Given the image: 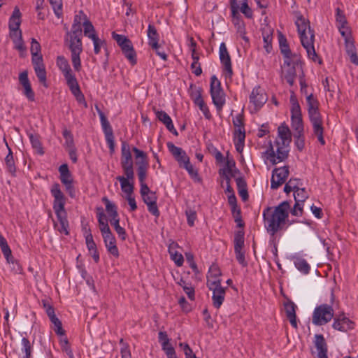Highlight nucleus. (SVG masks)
<instances>
[{"label":"nucleus","instance_id":"603ef678","mask_svg":"<svg viewBox=\"0 0 358 358\" xmlns=\"http://www.w3.org/2000/svg\"><path fill=\"white\" fill-rule=\"evenodd\" d=\"M34 69L39 81L45 83L46 81V71L44 64L35 66Z\"/></svg>","mask_w":358,"mask_h":358},{"label":"nucleus","instance_id":"f3484780","mask_svg":"<svg viewBox=\"0 0 358 358\" xmlns=\"http://www.w3.org/2000/svg\"><path fill=\"white\" fill-rule=\"evenodd\" d=\"M133 151L135 153V157L136 159L141 158L140 161H138L136 162L138 165V177L140 183H143L145 182L146 177H147V171L148 168V162L147 160V155L146 154L138 149L137 148L134 147L133 148Z\"/></svg>","mask_w":358,"mask_h":358},{"label":"nucleus","instance_id":"864d4df0","mask_svg":"<svg viewBox=\"0 0 358 358\" xmlns=\"http://www.w3.org/2000/svg\"><path fill=\"white\" fill-rule=\"evenodd\" d=\"M55 15L60 18L62 16V0H49Z\"/></svg>","mask_w":358,"mask_h":358},{"label":"nucleus","instance_id":"c03bdc74","mask_svg":"<svg viewBox=\"0 0 358 358\" xmlns=\"http://www.w3.org/2000/svg\"><path fill=\"white\" fill-rule=\"evenodd\" d=\"M110 223L114 227L120 239L122 241L126 240L127 233L125 229L120 225L119 217L114 219H110Z\"/></svg>","mask_w":358,"mask_h":358},{"label":"nucleus","instance_id":"20e7f679","mask_svg":"<svg viewBox=\"0 0 358 358\" xmlns=\"http://www.w3.org/2000/svg\"><path fill=\"white\" fill-rule=\"evenodd\" d=\"M50 193L54 198L52 208L56 214L59 224H55V227L61 233L68 235L69 222L65 210L66 197L62 192L59 184L55 182L50 188Z\"/></svg>","mask_w":358,"mask_h":358},{"label":"nucleus","instance_id":"6ab92c4d","mask_svg":"<svg viewBox=\"0 0 358 358\" xmlns=\"http://www.w3.org/2000/svg\"><path fill=\"white\" fill-rule=\"evenodd\" d=\"M219 55L220 62L223 65V71L224 73L225 78H230L233 73L231 58L227 50L226 44L224 42H222L220 45Z\"/></svg>","mask_w":358,"mask_h":358},{"label":"nucleus","instance_id":"393cba45","mask_svg":"<svg viewBox=\"0 0 358 358\" xmlns=\"http://www.w3.org/2000/svg\"><path fill=\"white\" fill-rule=\"evenodd\" d=\"M221 275V271L219 267L213 264L209 268V271L207 275V287H213L221 285V280L220 278Z\"/></svg>","mask_w":358,"mask_h":358},{"label":"nucleus","instance_id":"1a4fd4ad","mask_svg":"<svg viewBox=\"0 0 358 358\" xmlns=\"http://www.w3.org/2000/svg\"><path fill=\"white\" fill-rule=\"evenodd\" d=\"M224 166L220 169L219 174L222 178H234L236 182L238 194L243 201H246V183L241 173L235 168V162L227 157Z\"/></svg>","mask_w":358,"mask_h":358},{"label":"nucleus","instance_id":"f257e3e1","mask_svg":"<svg viewBox=\"0 0 358 358\" xmlns=\"http://www.w3.org/2000/svg\"><path fill=\"white\" fill-rule=\"evenodd\" d=\"M290 203L287 201L281 202L275 207H267L263 211L264 224L266 230L273 241L275 234L282 231L289 215Z\"/></svg>","mask_w":358,"mask_h":358},{"label":"nucleus","instance_id":"a878e982","mask_svg":"<svg viewBox=\"0 0 358 358\" xmlns=\"http://www.w3.org/2000/svg\"><path fill=\"white\" fill-rule=\"evenodd\" d=\"M21 13L20 9L17 7H15L13 11V14L9 19V29H10V35H16L17 34L19 35L20 33H22L20 29V25L21 23Z\"/></svg>","mask_w":358,"mask_h":358},{"label":"nucleus","instance_id":"8fccbe9b","mask_svg":"<svg viewBox=\"0 0 358 358\" xmlns=\"http://www.w3.org/2000/svg\"><path fill=\"white\" fill-rule=\"evenodd\" d=\"M294 196L295 201L303 202L308 198V194L305 188H299L294 192Z\"/></svg>","mask_w":358,"mask_h":358},{"label":"nucleus","instance_id":"79ce46f5","mask_svg":"<svg viewBox=\"0 0 358 358\" xmlns=\"http://www.w3.org/2000/svg\"><path fill=\"white\" fill-rule=\"evenodd\" d=\"M116 179L120 182L121 189L126 195L133 194L134 185L132 183H130V180H128L124 176H117Z\"/></svg>","mask_w":358,"mask_h":358},{"label":"nucleus","instance_id":"4d7b16f0","mask_svg":"<svg viewBox=\"0 0 358 358\" xmlns=\"http://www.w3.org/2000/svg\"><path fill=\"white\" fill-rule=\"evenodd\" d=\"M189 48L191 51L192 55V60H199V54L196 52V43L192 37L189 38Z\"/></svg>","mask_w":358,"mask_h":358},{"label":"nucleus","instance_id":"b1692460","mask_svg":"<svg viewBox=\"0 0 358 358\" xmlns=\"http://www.w3.org/2000/svg\"><path fill=\"white\" fill-rule=\"evenodd\" d=\"M19 83L23 87V94L30 101L35 100V93L31 88L27 71H22L19 75Z\"/></svg>","mask_w":358,"mask_h":358},{"label":"nucleus","instance_id":"f704fd0d","mask_svg":"<svg viewBox=\"0 0 358 358\" xmlns=\"http://www.w3.org/2000/svg\"><path fill=\"white\" fill-rule=\"evenodd\" d=\"M147 35L148 38V45L152 49L157 48L159 41V35L157 33V29L153 24H149Z\"/></svg>","mask_w":358,"mask_h":358},{"label":"nucleus","instance_id":"bf43d9fd","mask_svg":"<svg viewBox=\"0 0 358 358\" xmlns=\"http://www.w3.org/2000/svg\"><path fill=\"white\" fill-rule=\"evenodd\" d=\"M195 105L199 106L200 110L203 113V114L204 115L205 117L207 120H210L211 118V114L210 113L208 107L207 106L203 100L196 103Z\"/></svg>","mask_w":358,"mask_h":358},{"label":"nucleus","instance_id":"6e6552de","mask_svg":"<svg viewBox=\"0 0 358 358\" xmlns=\"http://www.w3.org/2000/svg\"><path fill=\"white\" fill-rule=\"evenodd\" d=\"M97 219L99 225V229L101 233L105 246L108 252L115 257H119V250L116 245V239L115 236L108 226L107 217L103 213L101 207L96 208Z\"/></svg>","mask_w":358,"mask_h":358},{"label":"nucleus","instance_id":"58836bf2","mask_svg":"<svg viewBox=\"0 0 358 358\" xmlns=\"http://www.w3.org/2000/svg\"><path fill=\"white\" fill-rule=\"evenodd\" d=\"M2 251V253L3 254L6 262L8 264H11L13 265V269L15 271L16 273H19L21 271L22 268L18 264V262L15 259V258L12 255V251L8 245L5 248H3L1 249Z\"/></svg>","mask_w":358,"mask_h":358},{"label":"nucleus","instance_id":"680f3d73","mask_svg":"<svg viewBox=\"0 0 358 358\" xmlns=\"http://www.w3.org/2000/svg\"><path fill=\"white\" fill-rule=\"evenodd\" d=\"M94 44V52L96 55L100 53L101 48L106 45L105 41L100 39L98 36L92 40Z\"/></svg>","mask_w":358,"mask_h":358},{"label":"nucleus","instance_id":"9d476101","mask_svg":"<svg viewBox=\"0 0 358 358\" xmlns=\"http://www.w3.org/2000/svg\"><path fill=\"white\" fill-rule=\"evenodd\" d=\"M232 22L239 36L246 41V32L244 21L240 12L246 15V0H230Z\"/></svg>","mask_w":358,"mask_h":358},{"label":"nucleus","instance_id":"ea45409f","mask_svg":"<svg viewBox=\"0 0 358 358\" xmlns=\"http://www.w3.org/2000/svg\"><path fill=\"white\" fill-rule=\"evenodd\" d=\"M101 201L106 206V210L110 219H114L119 217L117 208L114 203L111 202L106 196H103Z\"/></svg>","mask_w":358,"mask_h":358},{"label":"nucleus","instance_id":"a19ab883","mask_svg":"<svg viewBox=\"0 0 358 358\" xmlns=\"http://www.w3.org/2000/svg\"><path fill=\"white\" fill-rule=\"evenodd\" d=\"M284 56V63L283 67H289V66H301L300 63V57L296 54L283 55Z\"/></svg>","mask_w":358,"mask_h":358},{"label":"nucleus","instance_id":"a211bd4d","mask_svg":"<svg viewBox=\"0 0 358 358\" xmlns=\"http://www.w3.org/2000/svg\"><path fill=\"white\" fill-rule=\"evenodd\" d=\"M61 182L65 186L66 192L71 197L75 196L74 187L73 185V179L66 164H63L59 167Z\"/></svg>","mask_w":358,"mask_h":358},{"label":"nucleus","instance_id":"39448f33","mask_svg":"<svg viewBox=\"0 0 358 358\" xmlns=\"http://www.w3.org/2000/svg\"><path fill=\"white\" fill-rule=\"evenodd\" d=\"M231 214L234 219V222L236 223L238 230L234 232V249L235 257L237 262L243 266L246 265L245 262V231L244 226L245 222L241 217V210L239 207H235L231 208Z\"/></svg>","mask_w":358,"mask_h":358},{"label":"nucleus","instance_id":"a18cd8bd","mask_svg":"<svg viewBox=\"0 0 358 358\" xmlns=\"http://www.w3.org/2000/svg\"><path fill=\"white\" fill-rule=\"evenodd\" d=\"M84 35L91 40L97 37L95 29L92 22L88 20L83 22Z\"/></svg>","mask_w":358,"mask_h":358},{"label":"nucleus","instance_id":"c9c22d12","mask_svg":"<svg viewBox=\"0 0 358 358\" xmlns=\"http://www.w3.org/2000/svg\"><path fill=\"white\" fill-rule=\"evenodd\" d=\"M88 20L85 13L83 10H80L78 13L74 16L70 31L82 32V24L83 25V22Z\"/></svg>","mask_w":358,"mask_h":358},{"label":"nucleus","instance_id":"37998d69","mask_svg":"<svg viewBox=\"0 0 358 358\" xmlns=\"http://www.w3.org/2000/svg\"><path fill=\"white\" fill-rule=\"evenodd\" d=\"M296 268L303 273L308 274L310 270V266L307 261L302 257H296L294 261Z\"/></svg>","mask_w":358,"mask_h":358},{"label":"nucleus","instance_id":"4c0bfd02","mask_svg":"<svg viewBox=\"0 0 358 358\" xmlns=\"http://www.w3.org/2000/svg\"><path fill=\"white\" fill-rule=\"evenodd\" d=\"M299 67V66H294L282 67V76L290 86H292L294 84L295 78L296 77V68Z\"/></svg>","mask_w":358,"mask_h":358},{"label":"nucleus","instance_id":"423d86ee","mask_svg":"<svg viewBox=\"0 0 358 358\" xmlns=\"http://www.w3.org/2000/svg\"><path fill=\"white\" fill-rule=\"evenodd\" d=\"M82 32L67 30L64 36V45L71 52V59L74 70L79 72L81 70L80 55L83 47L82 42Z\"/></svg>","mask_w":358,"mask_h":358},{"label":"nucleus","instance_id":"4468645a","mask_svg":"<svg viewBox=\"0 0 358 358\" xmlns=\"http://www.w3.org/2000/svg\"><path fill=\"white\" fill-rule=\"evenodd\" d=\"M95 108L100 117L101 124L105 135L106 143L109 147L110 152H113L115 150V141L112 127L104 113L97 105L95 106Z\"/></svg>","mask_w":358,"mask_h":358},{"label":"nucleus","instance_id":"69168bd1","mask_svg":"<svg viewBox=\"0 0 358 358\" xmlns=\"http://www.w3.org/2000/svg\"><path fill=\"white\" fill-rule=\"evenodd\" d=\"M182 168L185 169L192 178H196L199 177L197 171L194 169L190 161L187 162L186 164H182Z\"/></svg>","mask_w":358,"mask_h":358},{"label":"nucleus","instance_id":"052dcab7","mask_svg":"<svg viewBox=\"0 0 358 358\" xmlns=\"http://www.w3.org/2000/svg\"><path fill=\"white\" fill-rule=\"evenodd\" d=\"M303 202H297L295 201V204L294 205V207L291 209H289L292 215L294 216H301L303 214Z\"/></svg>","mask_w":358,"mask_h":358},{"label":"nucleus","instance_id":"bb28decb","mask_svg":"<svg viewBox=\"0 0 358 358\" xmlns=\"http://www.w3.org/2000/svg\"><path fill=\"white\" fill-rule=\"evenodd\" d=\"M208 289L213 291V303L216 308H219L222 304L224 296H225V288L220 286H216L213 287H208Z\"/></svg>","mask_w":358,"mask_h":358},{"label":"nucleus","instance_id":"2f4dec72","mask_svg":"<svg viewBox=\"0 0 358 358\" xmlns=\"http://www.w3.org/2000/svg\"><path fill=\"white\" fill-rule=\"evenodd\" d=\"M120 48L125 57L129 61V62L132 65L136 64L137 62L136 54L131 41L129 39L127 43L123 44Z\"/></svg>","mask_w":358,"mask_h":358},{"label":"nucleus","instance_id":"338daca9","mask_svg":"<svg viewBox=\"0 0 358 358\" xmlns=\"http://www.w3.org/2000/svg\"><path fill=\"white\" fill-rule=\"evenodd\" d=\"M180 346L182 348L186 358H197L187 343H180Z\"/></svg>","mask_w":358,"mask_h":358},{"label":"nucleus","instance_id":"13d9d810","mask_svg":"<svg viewBox=\"0 0 358 358\" xmlns=\"http://www.w3.org/2000/svg\"><path fill=\"white\" fill-rule=\"evenodd\" d=\"M125 178L128 179V180H134V164L131 165H124L121 166Z\"/></svg>","mask_w":358,"mask_h":358},{"label":"nucleus","instance_id":"4be33fe9","mask_svg":"<svg viewBox=\"0 0 358 358\" xmlns=\"http://www.w3.org/2000/svg\"><path fill=\"white\" fill-rule=\"evenodd\" d=\"M332 327L336 330L346 332L355 328V323L343 313L334 317Z\"/></svg>","mask_w":358,"mask_h":358},{"label":"nucleus","instance_id":"7ed1b4c3","mask_svg":"<svg viewBox=\"0 0 358 358\" xmlns=\"http://www.w3.org/2000/svg\"><path fill=\"white\" fill-rule=\"evenodd\" d=\"M294 23L300 37L301 45L305 48L308 58L314 62L322 64V60L316 53L314 42L315 32L311 29L310 22L299 12L294 13Z\"/></svg>","mask_w":358,"mask_h":358},{"label":"nucleus","instance_id":"0eeeda50","mask_svg":"<svg viewBox=\"0 0 358 358\" xmlns=\"http://www.w3.org/2000/svg\"><path fill=\"white\" fill-rule=\"evenodd\" d=\"M306 102L310 121L313 126L314 134L322 145H325L323 136L324 127L321 114L319 111V102L313 94H307Z\"/></svg>","mask_w":358,"mask_h":358},{"label":"nucleus","instance_id":"aec40b11","mask_svg":"<svg viewBox=\"0 0 358 358\" xmlns=\"http://www.w3.org/2000/svg\"><path fill=\"white\" fill-rule=\"evenodd\" d=\"M313 345L315 348V351L312 350L313 355L316 354V357L317 358H328V347L323 335L315 334L314 336Z\"/></svg>","mask_w":358,"mask_h":358},{"label":"nucleus","instance_id":"9b49d317","mask_svg":"<svg viewBox=\"0 0 358 358\" xmlns=\"http://www.w3.org/2000/svg\"><path fill=\"white\" fill-rule=\"evenodd\" d=\"M233 124L234 126V143L236 151L241 154V160L244 161L242 152L245 146V130L244 124L243 109L242 113L237 114L233 117Z\"/></svg>","mask_w":358,"mask_h":358},{"label":"nucleus","instance_id":"dca6fc26","mask_svg":"<svg viewBox=\"0 0 358 358\" xmlns=\"http://www.w3.org/2000/svg\"><path fill=\"white\" fill-rule=\"evenodd\" d=\"M289 174V166H284L279 168H275L272 171L271 179V188L277 189L284 184Z\"/></svg>","mask_w":358,"mask_h":358},{"label":"nucleus","instance_id":"c85d7f7f","mask_svg":"<svg viewBox=\"0 0 358 358\" xmlns=\"http://www.w3.org/2000/svg\"><path fill=\"white\" fill-rule=\"evenodd\" d=\"M285 310L286 313V316L289 320L291 325L296 329L297 328V322H296V306L294 302L291 301H288L284 303Z\"/></svg>","mask_w":358,"mask_h":358},{"label":"nucleus","instance_id":"3c124183","mask_svg":"<svg viewBox=\"0 0 358 358\" xmlns=\"http://www.w3.org/2000/svg\"><path fill=\"white\" fill-rule=\"evenodd\" d=\"M120 355L121 358H131V354L129 349V345L127 343H126L123 338H120Z\"/></svg>","mask_w":358,"mask_h":358},{"label":"nucleus","instance_id":"c756f323","mask_svg":"<svg viewBox=\"0 0 358 358\" xmlns=\"http://www.w3.org/2000/svg\"><path fill=\"white\" fill-rule=\"evenodd\" d=\"M46 313L49 317L51 322L55 325L54 330L58 335H64V330L62 329V324L61 321L56 317L55 314V310L52 306H48V308H46Z\"/></svg>","mask_w":358,"mask_h":358},{"label":"nucleus","instance_id":"0e129e2a","mask_svg":"<svg viewBox=\"0 0 358 358\" xmlns=\"http://www.w3.org/2000/svg\"><path fill=\"white\" fill-rule=\"evenodd\" d=\"M279 45L281 53L283 55H290L292 52L285 38H280Z\"/></svg>","mask_w":358,"mask_h":358},{"label":"nucleus","instance_id":"2eb2a0df","mask_svg":"<svg viewBox=\"0 0 358 358\" xmlns=\"http://www.w3.org/2000/svg\"><path fill=\"white\" fill-rule=\"evenodd\" d=\"M267 99V95L263 88L260 86L254 88L250 96V101L252 105L250 108V112L253 113L259 110L264 105Z\"/></svg>","mask_w":358,"mask_h":358},{"label":"nucleus","instance_id":"7c9ffc66","mask_svg":"<svg viewBox=\"0 0 358 358\" xmlns=\"http://www.w3.org/2000/svg\"><path fill=\"white\" fill-rule=\"evenodd\" d=\"M155 113H156V116L158 118V120L166 126V129L170 132H171L172 134H173L175 135H178V132L174 127V125L173 124L171 117L165 111L157 110V111H156Z\"/></svg>","mask_w":358,"mask_h":358},{"label":"nucleus","instance_id":"ddd939ff","mask_svg":"<svg viewBox=\"0 0 358 358\" xmlns=\"http://www.w3.org/2000/svg\"><path fill=\"white\" fill-rule=\"evenodd\" d=\"M210 95L217 110L218 111L222 110L225 103V96L221 88L220 82L215 76L210 78Z\"/></svg>","mask_w":358,"mask_h":358},{"label":"nucleus","instance_id":"f8f14e48","mask_svg":"<svg viewBox=\"0 0 358 358\" xmlns=\"http://www.w3.org/2000/svg\"><path fill=\"white\" fill-rule=\"evenodd\" d=\"M334 315V311L331 306L321 304L314 309L312 322L316 326H322L330 322Z\"/></svg>","mask_w":358,"mask_h":358},{"label":"nucleus","instance_id":"de8ad7c7","mask_svg":"<svg viewBox=\"0 0 358 358\" xmlns=\"http://www.w3.org/2000/svg\"><path fill=\"white\" fill-rule=\"evenodd\" d=\"M190 96L194 103L203 100V97H202V89L199 87H196L194 85H190Z\"/></svg>","mask_w":358,"mask_h":358},{"label":"nucleus","instance_id":"e433bc0d","mask_svg":"<svg viewBox=\"0 0 358 358\" xmlns=\"http://www.w3.org/2000/svg\"><path fill=\"white\" fill-rule=\"evenodd\" d=\"M4 141L6 143V145L8 150V153L5 157V164L6 166L7 171L10 173L13 176H15L16 173V167L15 164V161L13 155V152L10 147L8 145L6 139L4 138Z\"/></svg>","mask_w":358,"mask_h":358},{"label":"nucleus","instance_id":"09e8293b","mask_svg":"<svg viewBox=\"0 0 358 358\" xmlns=\"http://www.w3.org/2000/svg\"><path fill=\"white\" fill-rule=\"evenodd\" d=\"M292 127L296 131V134H301L303 132V125L301 116L291 117Z\"/></svg>","mask_w":358,"mask_h":358},{"label":"nucleus","instance_id":"f03ea898","mask_svg":"<svg viewBox=\"0 0 358 358\" xmlns=\"http://www.w3.org/2000/svg\"><path fill=\"white\" fill-rule=\"evenodd\" d=\"M291 131L285 123L280 124L278 128V138L275 141V147L271 142L269 147L265 151V158L272 165H275L285 161L289 155L287 147L291 143Z\"/></svg>","mask_w":358,"mask_h":358},{"label":"nucleus","instance_id":"72a5a7b5","mask_svg":"<svg viewBox=\"0 0 358 358\" xmlns=\"http://www.w3.org/2000/svg\"><path fill=\"white\" fill-rule=\"evenodd\" d=\"M131 164H134L129 145L126 141H122L121 145V166Z\"/></svg>","mask_w":358,"mask_h":358},{"label":"nucleus","instance_id":"5701e85b","mask_svg":"<svg viewBox=\"0 0 358 358\" xmlns=\"http://www.w3.org/2000/svg\"><path fill=\"white\" fill-rule=\"evenodd\" d=\"M167 148L180 167H182V164H186L189 161V157L186 152L181 148L176 146L171 142L167 143Z\"/></svg>","mask_w":358,"mask_h":358},{"label":"nucleus","instance_id":"e2e57ef3","mask_svg":"<svg viewBox=\"0 0 358 358\" xmlns=\"http://www.w3.org/2000/svg\"><path fill=\"white\" fill-rule=\"evenodd\" d=\"M187 216V224L190 227H193L194 225V221L196 219V211L192 209L187 210L185 212Z\"/></svg>","mask_w":358,"mask_h":358},{"label":"nucleus","instance_id":"774afa93","mask_svg":"<svg viewBox=\"0 0 358 358\" xmlns=\"http://www.w3.org/2000/svg\"><path fill=\"white\" fill-rule=\"evenodd\" d=\"M85 242L89 252H92V250H94L97 248L91 233H89L85 236Z\"/></svg>","mask_w":358,"mask_h":358},{"label":"nucleus","instance_id":"cd10ccee","mask_svg":"<svg viewBox=\"0 0 358 358\" xmlns=\"http://www.w3.org/2000/svg\"><path fill=\"white\" fill-rule=\"evenodd\" d=\"M71 92L75 96L76 101L84 106L85 108H87V103L85 101L84 94L80 90L79 84L76 80L73 81L71 83L67 84Z\"/></svg>","mask_w":358,"mask_h":358},{"label":"nucleus","instance_id":"412c9836","mask_svg":"<svg viewBox=\"0 0 358 358\" xmlns=\"http://www.w3.org/2000/svg\"><path fill=\"white\" fill-rule=\"evenodd\" d=\"M57 65L66 80V85L76 80V76L72 72L68 60L64 56H58L57 58Z\"/></svg>","mask_w":358,"mask_h":358},{"label":"nucleus","instance_id":"473e14b6","mask_svg":"<svg viewBox=\"0 0 358 358\" xmlns=\"http://www.w3.org/2000/svg\"><path fill=\"white\" fill-rule=\"evenodd\" d=\"M273 29L266 25L262 29V34L264 41V48L267 53H270L272 50L271 42L273 40Z\"/></svg>","mask_w":358,"mask_h":358},{"label":"nucleus","instance_id":"49530a36","mask_svg":"<svg viewBox=\"0 0 358 358\" xmlns=\"http://www.w3.org/2000/svg\"><path fill=\"white\" fill-rule=\"evenodd\" d=\"M29 138L32 147L40 154L43 155V147L40 141L39 136L36 134H29Z\"/></svg>","mask_w":358,"mask_h":358},{"label":"nucleus","instance_id":"5fc2aeb1","mask_svg":"<svg viewBox=\"0 0 358 358\" xmlns=\"http://www.w3.org/2000/svg\"><path fill=\"white\" fill-rule=\"evenodd\" d=\"M10 38L13 40L15 44V48L16 49L20 51H24L25 50V47L22 38V33H20L19 35L17 34L16 35L10 34Z\"/></svg>","mask_w":358,"mask_h":358},{"label":"nucleus","instance_id":"6e6d98bb","mask_svg":"<svg viewBox=\"0 0 358 358\" xmlns=\"http://www.w3.org/2000/svg\"><path fill=\"white\" fill-rule=\"evenodd\" d=\"M169 251L171 255V259L178 266H181L184 262L182 255L177 251L173 252L171 247L169 248Z\"/></svg>","mask_w":358,"mask_h":358}]
</instances>
